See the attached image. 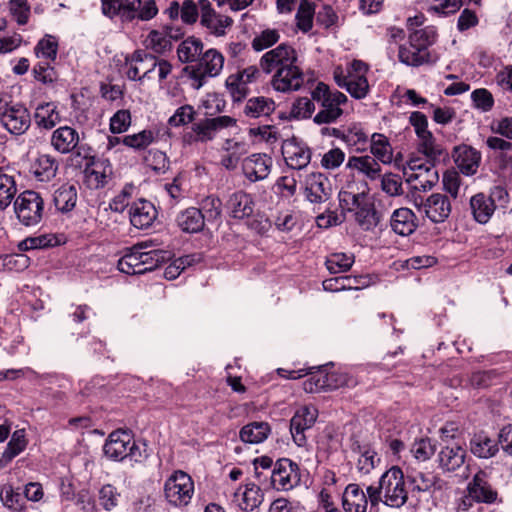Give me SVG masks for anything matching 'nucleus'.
Instances as JSON below:
<instances>
[{"mask_svg": "<svg viewBox=\"0 0 512 512\" xmlns=\"http://www.w3.org/2000/svg\"><path fill=\"white\" fill-rule=\"evenodd\" d=\"M103 451L105 456L113 461H122L129 457L135 462H141L146 458L145 450L136 444L131 433L126 430H116L110 433Z\"/></svg>", "mask_w": 512, "mask_h": 512, "instance_id": "nucleus-5", "label": "nucleus"}, {"mask_svg": "<svg viewBox=\"0 0 512 512\" xmlns=\"http://www.w3.org/2000/svg\"><path fill=\"white\" fill-rule=\"evenodd\" d=\"M224 66V56L217 49L211 48L202 53L195 65L187 66L184 70L191 79V86L200 89L208 77L218 76Z\"/></svg>", "mask_w": 512, "mask_h": 512, "instance_id": "nucleus-6", "label": "nucleus"}, {"mask_svg": "<svg viewBox=\"0 0 512 512\" xmlns=\"http://www.w3.org/2000/svg\"><path fill=\"white\" fill-rule=\"evenodd\" d=\"M495 208L494 200L484 193H478L470 199L473 218L480 224H486L490 220Z\"/></svg>", "mask_w": 512, "mask_h": 512, "instance_id": "nucleus-36", "label": "nucleus"}, {"mask_svg": "<svg viewBox=\"0 0 512 512\" xmlns=\"http://www.w3.org/2000/svg\"><path fill=\"white\" fill-rule=\"evenodd\" d=\"M172 30H152L145 39V46L158 54L172 49Z\"/></svg>", "mask_w": 512, "mask_h": 512, "instance_id": "nucleus-47", "label": "nucleus"}, {"mask_svg": "<svg viewBox=\"0 0 512 512\" xmlns=\"http://www.w3.org/2000/svg\"><path fill=\"white\" fill-rule=\"evenodd\" d=\"M102 13L113 18L120 16L123 20L136 19V10L140 7L141 0H101Z\"/></svg>", "mask_w": 512, "mask_h": 512, "instance_id": "nucleus-24", "label": "nucleus"}, {"mask_svg": "<svg viewBox=\"0 0 512 512\" xmlns=\"http://www.w3.org/2000/svg\"><path fill=\"white\" fill-rule=\"evenodd\" d=\"M151 54L145 51H135L130 58H126V75L131 80L155 79L149 74L151 67Z\"/></svg>", "mask_w": 512, "mask_h": 512, "instance_id": "nucleus-25", "label": "nucleus"}, {"mask_svg": "<svg viewBox=\"0 0 512 512\" xmlns=\"http://www.w3.org/2000/svg\"><path fill=\"white\" fill-rule=\"evenodd\" d=\"M202 53L203 43L200 39L195 37H188L183 40L177 48V55L182 63L199 61Z\"/></svg>", "mask_w": 512, "mask_h": 512, "instance_id": "nucleus-48", "label": "nucleus"}, {"mask_svg": "<svg viewBox=\"0 0 512 512\" xmlns=\"http://www.w3.org/2000/svg\"><path fill=\"white\" fill-rule=\"evenodd\" d=\"M370 151L372 157L383 164H390L393 160V149L389 139L380 133L371 136Z\"/></svg>", "mask_w": 512, "mask_h": 512, "instance_id": "nucleus-46", "label": "nucleus"}, {"mask_svg": "<svg viewBox=\"0 0 512 512\" xmlns=\"http://www.w3.org/2000/svg\"><path fill=\"white\" fill-rule=\"evenodd\" d=\"M80 141L79 133L70 126H61L52 132L50 144L53 149L61 154L74 151Z\"/></svg>", "mask_w": 512, "mask_h": 512, "instance_id": "nucleus-26", "label": "nucleus"}, {"mask_svg": "<svg viewBox=\"0 0 512 512\" xmlns=\"http://www.w3.org/2000/svg\"><path fill=\"white\" fill-rule=\"evenodd\" d=\"M271 428L267 422H251L240 430V439L249 444H259L267 439Z\"/></svg>", "mask_w": 512, "mask_h": 512, "instance_id": "nucleus-43", "label": "nucleus"}, {"mask_svg": "<svg viewBox=\"0 0 512 512\" xmlns=\"http://www.w3.org/2000/svg\"><path fill=\"white\" fill-rule=\"evenodd\" d=\"M418 152L426 157L427 163L432 164L442 155L443 148L431 132L418 138Z\"/></svg>", "mask_w": 512, "mask_h": 512, "instance_id": "nucleus-49", "label": "nucleus"}, {"mask_svg": "<svg viewBox=\"0 0 512 512\" xmlns=\"http://www.w3.org/2000/svg\"><path fill=\"white\" fill-rule=\"evenodd\" d=\"M58 171L56 159L49 154H42L37 157L31 166V172L38 182H50L55 178Z\"/></svg>", "mask_w": 512, "mask_h": 512, "instance_id": "nucleus-37", "label": "nucleus"}, {"mask_svg": "<svg viewBox=\"0 0 512 512\" xmlns=\"http://www.w3.org/2000/svg\"><path fill=\"white\" fill-rule=\"evenodd\" d=\"M354 263V256L346 253H333L326 259V267L330 273L338 274L348 271Z\"/></svg>", "mask_w": 512, "mask_h": 512, "instance_id": "nucleus-54", "label": "nucleus"}, {"mask_svg": "<svg viewBox=\"0 0 512 512\" xmlns=\"http://www.w3.org/2000/svg\"><path fill=\"white\" fill-rule=\"evenodd\" d=\"M355 220L363 230H370L377 224L376 212L374 208L364 203L355 211Z\"/></svg>", "mask_w": 512, "mask_h": 512, "instance_id": "nucleus-62", "label": "nucleus"}, {"mask_svg": "<svg viewBox=\"0 0 512 512\" xmlns=\"http://www.w3.org/2000/svg\"><path fill=\"white\" fill-rule=\"evenodd\" d=\"M199 7L201 11L200 22L210 34L221 37L226 34L228 28L233 24L231 17L217 13L209 0H200Z\"/></svg>", "mask_w": 512, "mask_h": 512, "instance_id": "nucleus-17", "label": "nucleus"}, {"mask_svg": "<svg viewBox=\"0 0 512 512\" xmlns=\"http://www.w3.org/2000/svg\"><path fill=\"white\" fill-rule=\"evenodd\" d=\"M222 151L225 154L221 157V165L227 170H234L241 157L247 153V145L243 141L226 139L222 144Z\"/></svg>", "mask_w": 512, "mask_h": 512, "instance_id": "nucleus-35", "label": "nucleus"}, {"mask_svg": "<svg viewBox=\"0 0 512 512\" xmlns=\"http://www.w3.org/2000/svg\"><path fill=\"white\" fill-rule=\"evenodd\" d=\"M338 197L341 208L349 212L358 209L366 200V194L364 192L353 191L352 186L342 189Z\"/></svg>", "mask_w": 512, "mask_h": 512, "instance_id": "nucleus-51", "label": "nucleus"}, {"mask_svg": "<svg viewBox=\"0 0 512 512\" xmlns=\"http://www.w3.org/2000/svg\"><path fill=\"white\" fill-rule=\"evenodd\" d=\"M455 163L460 171L467 175H474L480 165L481 154L476 149L462 145L455 149Z\"/></svg>", "mask_w": 512, "mask_h": 512, "instance_id": "nucleus-28", "label": "nucleus"}, {"mask_svg": "<svg viewBox=\"0 0 512 512\" xmlns=\"http://www.w3.org/2000/svg\"><path fill=\"white\" fill-rule=\"evenodd\" d=\"M471 100L474 107L484 113L491 111L494 106V97L492 93L485 88L475 89L471 93Z\"/></svg>", "mask_w": 512, "mask_h": 512, "instance_id": "nucleus-63", "label": "nucleus"}, {"mask_svg": "<svg viewBox=\"0 0 512 512\" xmlns=\"http://www.w3.org/2000/svg\"><path fill=\"white\" fill-rule=\"evenodd\" d=\"M349 377L345 373L321 369L303 382V389L308 393H316L322 390H333L349 385Z\"/></svg>", "mask_w": 512, "mask_h": 512, "instance_id": "nucleus-13", "label": "nucleus"}, {"mask_svg": "<svg viewBox=\"0 0 512 512\" xmlns=\"http://www.w3.org/2000/svg\"><path fill=\"white\" fill-rule=\"evenodd\" d=\"M411 173L406 172V181L411 188L417 191L430 190L438 181V173L432 164H421L417 160L409 163Z\"/></svg>", "mask_w": 512, "mask_h": 512, "instance_id": "nucleus-16", "label": "nucleus"}, {"mask_svg": "<svg viewBox=\"0 0 512 512\" xmlns=\"http://www.w3.org/2000/svg\"><path fill=\"white\" fill-rule=\"evenodd\" d=\"M418 211L423 212L432 222L441 223L451 213L449 198L441 193L431 194L425 201L415 203Z\"/></svg>", "mask_w": 512, "mask_h": 512, "instance_id": "nucleus-18", "label": "nucleus"}, {"mask_svg": "<svg viewBox=\"0 0 512 512\" xmlns=\"http://www.w3.org/2000/svg\"><path fill=\"white\" fill-rule=\"evenodd\" d=\"M275 108L276 105L273 99L257 96L247 100L243 113L250 118L267 117L275 111Z\"/></svg>", "mask_w": 512, "mask_h": 512, "instance_id": "nucleus-41", "label": "nucleus"}, {"mask_svg": "<svg viewBox=\"0 0 512 512\" xmlns=\"http://www.w3.org/2000/svg\"><path fill=\"white\" fill-rule=\"evenodd\" d=\"M164 496L175 507L187 506L194 494V482L190 475L182 470L173 472L164 483Z\"/></svg>", "mask_w": 512, "mask_h": 512, "instance_id": "nucleus-8", "label": "nucleus"}, {"mask_svg": "<svg viewBox=\"0 0 512 512\" xmlns=\"http://www.w3.org/2000/svg\"><path fill=\"white\" fill-rule=\"evenodd\" d=\"M282 154L286 164L295 170H301L308 166L311 161L310 148L295 140H287L282 146Z\"/></svg>", "mask_w": 512, "mask_h": 512, "instance_id": "nucleus-22", "label": "nucleus"}, {"mask_svg": "<svg viewBox=\"0 0 512 512\" xmlns=\"http://www.w3.org/2000/svg\"><path fill=\"white\" fill-rule=\"evenodd\" d=\"M260 76V69L255 65L247 66L231 73L225 81V87L235 102H240L250 93L249 85Z\"/></svg>", "mask_w": 512, "mask_h": 512, "instance_id": "nucleus-11", "label": "nucleus"}, {"mask_svg": "<svg viewBox=\"0 0 512 512\" xmlns=\"http://www.w3.org/2000/svg\"><path fill=\"white\" fill-rule=\"evenodd\" d=\"M226 208L231 217L244 219L253 214L254 202L249 194L238 191L229 197Z\"/></svg>", "mask_w": 512, "mask_h": 512, "instance_id": "nucleus-30", "label": "nucleus"}, {"mask_svg": "<svg viewBox=\"0 0 512 512\" xmlns=\"http://www.w3.org/2000/svg\"><path fill=\"white\" fill-rule=\"evenodd\" d=\"M119 493L111 484L102 486L98 493L99 504L106 511H111L118 505Z\"/></svg>", "mask_w": 512, "mask_h": 512, "instance_id": "nucleus-64", "label": "nucleus"}, {"mask_svg": "<svg viewBox=\"0 0 512 512\" xmlns=\"http://www.w3.org/2000/svg\"><path fill=\"white\" fill-rule=\"evenodd\" d=\"M368 500L363 489L356 483L349 484L343 493V508L346 512H366Z\"/></svg>", "mask_w": 512, "mask_h": 512, "instance_id": "nucleus-34", "label": "nucleus"}, {"mask_svg": "<svg viewBox=\"0 0 512 512\" xmlns=\"http://www.w3.org/2000/svg\"><path fill=\"white\" fill-rule=\"evenodd\" d=\"M304 193L306 199L311 203H323L331 195V184L329 179L320 172L308 174L304 180Z\"/></svg>", "mask_w": 512, "mask_h": 512, "instance_id": "nucleus-19", "label": "nucleus"}, {"mask_svg": "<svg viewBox=\"0 0 512 512\" xmlns=\"http://www.w3.org/2000/svg\"><path fill=\"white\" fill-rule=\"evenodd\" d=\"M279 39L280 34L278 30L269 28L256 34L251 42V46L255 51L260 52L276 44Z\"/></svg>", "mask_w": 512, "mask_h": 512, "instance_id": "nucleus-60", "label": "nucleus"}, {"mask_svg": "<svg viewBox=\"0 0 512 512\" xmlns=\"http://www.w3.org/2000/svg\"><path fill=\"white\" fill-rule=\"evenodd\" d=\"M272 165L273 160L269 155L265 153H255L243 160L242 171L250 182H257L269 176Z\"/></svg>", "mask_w": 512, "mask_h": 512, "instance_id": "nucleus-20", "label": "nucleus"}, {"mask_svg": "<svg viewBox=\"0 0 512 512\" xmlns=\"http://www.w3.org/2000/svg\"><path fill=\"white\" fill-rule=\"evenodd\" d=\"M398 58L400 62L408 66H420L429 62V51L421 49L412 43L399 47Z\"/></svg>", "mask_w": 512, "mask_h": 512, "instance_id": "nucleus-44", "label": "nucleus"}, {"mask_svg": "<svg viewBox=\"0 0 512 512\" xmlns=\"http://www.w3.org/2000/svg\"><path fill=\"white\" fill-rule=\"evenodd\" d=\"M300 482L299 467L289 459L278 460L271 473V485L278 491H289Z\"/></svg>", "mask_w": 512, "mask_h": 512, "instance_id": "nucleus-14", "label": "nucleus"}, {"mask_svg": "<svg viewBox=\"0 0 512 512\" xmlns=\"http://www.w3.org/2000/svg\"><path fill=\"white\" fill-rule=\"evenodd\" d=\"M17 193L16 181L13 176L0 172V210L6 209Z\"/></svg>", "mask_w": 512, "mask_h": 512, "instance_id": "nucleus-53", "label": "nucleus"}, {"mask_svg": "<svg viewBox=\"0 0 512 512\" xmlns=\"http://www.w3.org/2000/svg\"><path fill=\"white\" fill-rule=\"evenodd\" d=\"M427 2V11L438 16L454 14L462 5L461 0H427Z\"/></svg>", "mask_w": 512, "mask_h": 512, "instance_id": "nucleus-57", "label": "nucleus"}, {"mask_svg": "<svg viewBox=\"0 0 512 512\" xmlns=\"http://www.w3.org/2000/svg\"><path fill=\"white\" fill-rule=\"evenodd\" d=\"M58 41L55 36L45 35L36 45L35 53L38 58L54 61L57 57Z\"/></svg>", "mask_w": 512, "mask_h": 512, "instance_id": "nucleus-56", "label": "nucleus"}, {"mask_svg": "<svg viewBox=\"0 0 512 512\" xmlns=\"http://www.w3.org/2000/svg\"><path fill=\"white\" fill-rule=\"evenodd\" d=\"M77 199V189L70 184L61 185L53 195L54 205L62 213L72 211L76 206Z\"/></svg>", "mask_w": 512, "mask_h": 512, "instance_id": "nucleus-42", "label": "nucleus"}, {"mask_svg": "<svg viewBox=\"0 0 512 512\" xmlns=\"http://www.w3.org/2000/svg\"><path fill=\"white\" fill-rule=\"evenodd\" d=\"M150 242H141L130 248L117 264L119 271L128 275L144 274L152 271L165 261L167 252L160 249H150Z\"/></svg>", "mask_w": 512, "mask_h": 512, "instance_id": "nucleus-2", "label": "nucleus"}, {"mask_svg": "<svg viewBox=\"0 0 512 512\" xmlns=\"http://www.w3.org/2000/svg\"><path fill=\"white\" fill-rule=\"evenodd\" d=\"M369 67L361 60H353L346 71L341 66H337L333 71V77L340 88H344L351 97L355 99H364L370 86L366 77Z\"/></svg>", "mask_w": 512, "mask_h": 512, "instance_id": "nucleus-3", "label": "nucleus"}, {"mask_svg": "<svg viewBox=\"0 0 512 512\" xmlns=\"http://www.w3.org/2000/svg\"><path fill=\"white\" fill-rule=\"evenodd\" d=\"M112 174V168L107 162H96L86 169V181L93 189L104 187Z\"/></svg>", "mask_w": 512, "mask_h": 512, "instance_id": "nucleus-45", "label": "nucleus"}, {"mask_svg": "<svg viewBox=\"0 0 512 512\" xmlns=\"http://www.w3.org/2000/svg\"><path fill=\"white\" fill-rule=\"evenodd\" d=\"M391 227L401 236L412 234L417 227L415 214L408 208L395 210L391 216Z\"/></svg>", "mask_w": 512, "mask_h": 512, "instance_id": "nucleus-39", "label": "nucleus"}, {"mask_svg": "<svg viewBox=\"0 0 512 512\" xmlns=\"http://www.w3.org/2000/svg\"><path fill=\"white\" fill-rule=\"evenodd\" d=\"M380 491L383 494V504L391 508L402 507L408 499L404 474L393 466L380 477Z\"/></svg>", "mask_w": 512, "mask_h": 512, "instance_id": "nucleus-7", "label": "nucleus"}, {"mask_svg": "<svg viewBox=\"0 0 512 512\" xmlns=\"http://www.w3.org/2000/svg\"><path fill=\"white\" fill-rule=\"evenodd\" d=\"M58 244L57 237L53 234H43L35 237H29L19 243V249L22 251L43 249Z\"/></svg>", "mask_w": 512, "mask_h": 512, "instance_id": "nucleus-59", "label": "nucleus"}, {"mask_svg": "<svg viewBox=\"0 0 512 512\" xmlns=\"http://www.w3.org/2000/svg\"><path fill=\"white\" fill-rule=\"evenodd\" d=\"M297 62L296 50L291 45L282 43L261 56L259 69L266 74L274 73L271 85L276 91H297L304 83V74Z\"/></svg>", "mask_w": 512, "mask_h": 512, "instance_id": "nucleus-1", "label": "nucleus"}, {"mask_svg": "<svg viewBox=\"0 0 512 512\" xmlns=\"http://www.w3.org/2000/svg\"><path fill=\"white\" fill-rule=\"evenodd\" d=\"M155 140V134L152 130L145 129L138 133L129 134L122 138V144L139 151L146 149Z\"/></svg>", "mask_w": 512, "mask_h": 512, "instance_id": "nucleus-52", "label": "nucleus"}, {"mask_svg": "<svg viewBox=\"0 0 512 512\" xmlns=\"http://www.w3.org/2000/svg\"><path fill=\"white\" fill-rule=\"evenodd\" d=\"M436 38V32L433 27H425L416 29L409 36V43L428 51V47L432 45Z\"/></svg>", "mask_w": 512, "mask_h": 512, "instance_id": "nucleus-61", "label": "nucleus"}, {"mask_svg": "<svg viewBox=\"0 0 512 512\" xmlns=\"http://www.w3.org/2000/svg\"><path fill=\"white\" fill-rule=\"evenodd\" d=\"M318 417L314 406H303L297 409L290 420V432L296 445L303 447L307 443L305 431L312 428Z\"/></svg>", "mask_w": 512, "mask_h": 512, "instance_id": "nucleus-15", "label": "nucleus"}, {"mask_svg": "<svg viewBox=\"0 0 512 512\" xmlns=\"http://www.w3.org/2000/svg\"><path fill=\"white\" fill-rule=\"evenodd\" d=\"M465 457L466 450L460 445L445 446L438 455L440 467L448 472L461 468Z\"/></svg>", "mask_w": 512, "mask_h": 512, "instance_id": "nucleus-38", "label": "nucleus"}, {"mask_svg": "<svg viewBox=\"0 0 512 512\" xmlns=\"http://www.w3.org/2000/svg\"><path fill=\"white\" fill-rule=\"evenodd\" d=\"M0 123L10 134L19 136L30 127V113L21 104L5 105L0 108Z\"/></svg>", "mask_w": 512, "mask_h": 512, "instance_id": "nucleus-12", "label": "nucleus"}, {"mask_svg": "<svg viewBox=\"0 0 512 512\" xmlns=\"http://www.w3.org/2000/svg\"><path fill=\"white\" fill-rule=\"evenodd\" d=\"M314 13V5L308 0H302L296 14L297 26L301 31L308 32L311 30Z\"/></svg>", "mask_w": 512, "mask_h": 512, "instance_id": "nucleus-58", "label": "nucleus"}, {"mask_svg": "<svg viewBox=\"0 0 512 512\" xmlns=\"http://www.w3.org/2000/svg\"><path fill=\"white\" fill-rule=\"evenodd\" d=\"M343 141L355 151L365 150L368 134L357 124H353L343 134Z\"/></svg>", "mask_w": 512, "mask_h": 512, "instance_id": "nucleus-50", "label": "nucleus"}, {"mask_svg": "<svg viewBox=\"0 0 512 512\" xmlns=\"http://www.w3.org/2000/svg\"><path fill=\"white\" fill-rule=\"evenodd\" d=\"M233 498L241 510L253 511L262 504L264 494L258 485L248 482L234 492Z\"/></svg>", "mask_w": 512, "mask_h": 512, "instance_id": "nucleus-27", "label": "nucleus"}, {"mask_svg": "<svg viewBox=\"0 0 512 512\" xmlns=\"http://www.w3.org/2000/svg\"><path fill=\"white\" fill-rule=\"evenodd\" d=\"M35 123L39 128L51 130L62 120L58 105L55 102H43L35 109Z\"/></svg>", "mask_w": 512, "mask_h": 512, "instance_id": "nucleus-32", "label": "nucleus"}, {"mask_svg": "<svg viewBox=\"0 0 512 512\" xmlns=\"http://www.w3.org/2000/svg\"><path fill=\"white\" fill-rule=\"evenodd\" d=\"M352 451L358 454L356 463L357 471L362 475H368L380 462L377 452L368 444L353 443Z\"/></svg>", "mask_w": 512, "mask_h": 512, "instance_id": "nucleus-33", "label": "nucleus"}, {"mask_svg": "<svg viewBox=\"0 0 512 512\" xmlns=\"http://www.w3.org/2000/svg\"><path fill=\"white\" fill-rule=\"evenodd\" d=\"M346 168L355 170L370 180H376L381 177V165L379 161L370 155L349 157Z\"/></svg>", "mask_w": 512, "mask_h": 512, "instance_id": "nucleus-29", "label": "nucleus"}, {"mask_svg": "<svg viewBox=\"0 0 512 512\" xmlns=\"http://www.w3.org/2000/svg\"><path fill=\"white\" fill-rule=\"evenodd\" d=\"M130 222L138 229L149 228L157 218L155 206L145 199L134 202L129 210Z\"/></svg>", "mask_w": 512, "mask_h": 512, "instance_id": "nucleus-23", "label": "nucleus"}, {"mask_svg": "<svg viewBox=\"0 0 512 512\" xmlns=\"http://www.w3.org/2000/svg\"><path fill=\"white\" fill-rule=\"evenodd\" d=\"M177 224L184 232L197 233L204 228L205 216L202 210L190 207L177 216Z\"/></svg>", "mask_w": 512, "mask_h": 512, "instance_id": "nucleus-40", "label": "nucleus"}, {"mask_svg": "<svg viewBox=\"0 0 512 512\" xmlns=\"http://www.w3.org/2000/svg\"><path fill=\"white\" fill-rule=\"evenodd\" d=\"M14 210L23 225L34 226L43 218L44 200L39 193L26 190L16 198Z\"/></svg>", "mask_w": 512, "mask_h": 512, "instance_id": "nucleus-9", "label": "nucleus"}, {"mask_svg": "<svg viewBox=\"0 0 512 512\" xmlns=\"http://www.w3.org/2000/svg\"><path fill=\"white\" fill-rule=\"evenodd\" d=\"M311 95L313 100L320 103L322 107L313 118L318 125L335 123L343 114L340 106L348 101L344 93L338 90L332 91L322 82L317 84Z\"/></svg>", "mask_w": 512, "mask_h": 512, "instance_id": "nucleus-4", "label": "nucleus"}, {"mask_svg": "<svg viewBox=\"0 0 512 512\" xmlns=\"http://www.w3.org/2000/svg\"><path fill=\"white\" fill-rule=\"evenodd\" d=\"M469 497L476 502L492 504L496 502L498 493L492 488L485 471H478L467 486Z\"/></svg>", "mask_w": 512, "mask_h": 512, "instance_id": "nucleus-21", "label": "nucleus"}, {"mask_svg": "<svg viewBox=\"0 0 512 512\" xmlns=\"http://www.w3.org/2000/svg\"><path fill=\"white\" fill-rule=\"evenodd\" d=\"M235 124L236 120L226 115L205 118L199 122L193 123L191 131L184 135V141L188 144L197 142L207 143L214 140L220 130L232 127Z\"/></svg>", "mask_w": 512, "mask_h": 512, "instance_id": "nucleus-10", "label": "nucleus"}, {"mask_svg": "<svg viewBox=\"0 0 512 512\" xmlns=\"http://www.w3.org/2000/svg\"><path fill=\"white\" fill-rule=\"evenodd\" d=\"M471 453L482 459L494 457L499 451V443L483 431L475 433L470 439Z\"/></svg>", "mask_w": 512, "mask_h": 512, "instance_id": "nucleus-31", "label": "nucleus"}, {"mask_svg": "<svg viewBox=\"0 0 512 512\" xmlns=\"http://www.w3.org/2000/svg\"><path fill=\"white\" fill-rule=\"evenodd\" d=\"M27 446L25 438V431L20 429L16 430L7 444L6 449L2 454V459L6 462L11 461L14 457L19 455Z\"/></svg>", "mask_w": 512, "mask_h": 512, "instance_id": "nucleus-55", "label": "nucleus"}]
</instances>
